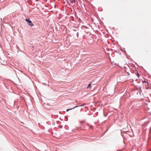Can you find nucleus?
Listing matches in <instances>:
<instances>
[{
  "label": "nucleus",
  "instance_id": "obj_6",
  "mask_svg": "<svg viewBox=\"0 0 151 151\" xmlns=\"http://www.w3.org/2000/svg\"><path fill=\"white\" fill-rule=\"evenodd\" d=\"M75 2H76V1L75 0H74L73 1H71V3H72L73 2H74V3H75Z\"/></svg>",
  "mask_w": 151,
  "mask_h": 151
},
{
  "label": "nucleus",
  "instance_id": "obj_5",
  "mask_svg": "<svg viewBox=\"0 0 151 151\" xmlns=\"http://www.w3.org/2000/svg\"><path fill=\"white\" fill-rule=\"evenodd\" d=\"M91 83H90L88 84V87H87V88H90L91 87Z\"/></svg>",
  "mask_w": 151,
  "mask_h": 151
},
{
  "label": "nucleus",
  "instance_id": "obj_10",
  "mask_svg": "<svg viewBox=\"0 0 151 151\" xmlns=\"http://www.w3.org/2000/svg\"><path fill=\"white\" fill-rule=\"evenodd\" d=\"M137 74L138 75V76H139V75L138 74V73L137 72Z\"/></svg>",
  "mask_w": 151,
  "mask_h": 151
},
{
  "label": "nucleus",
  "instance_id": "obj_9",
  "mask_svg": "<svg viewBox=\"0 0 151 151\" xmlns=\"http://www.w3.org/2000/svg\"><path fill=\"white\" fill-rule=\"evenodd\" d=\"M77 37H78V32H77Z\"/></svg>",
  "mask_w": 151,
  "mask_h": 151
},
{
  "label": "nucleus",
  "instance_id": "obj_4",
  "mask_svg": "<svg viewBox=\"0 0 151 151\" xmlns=\"http://www.w3.org/2000/svg\"><path fill=\"white\" fill-rule=\"evenodd\" d=\"M148 81V80L146 79H144V80H142V83H145V82H147Z\"/></svg>",
  "mask_w": 151,
  "mask_h": 151
},
{
  "label": "nucleus",
  "instance_id": "obj_1",
  "mask_svg": "<svg viewBox=\"0 0 151 151\" xmlns=\"http://www.w3.org/2000/svg\"><path fill=\"white\" fill-rule=\"evenodd\" d=\"M27 23L29 25L31 26V27H32L33 26V24H32V23L31 21H29V22H28Z\"/></svg>",
  "mask_w": 151,
  "mask_h": 151
},
{
  "label": "nucleus",
  "instance_id": "obj_7",
  "mask_svg": "<svg viewBox=\"0 0 151 151\" xmlns=\"http://www.w3.org/2000/svg\"><path fill=\"white\" fill-rule=\"evenodd\" d=\"M26 21L28 22L29 21H30L29 19H26Z\"/></svg>",
  "mask_w": 151,
  "mask_h": 151
},
{
  "label": "nucleus",
  "instance_id": "obj_3",
  "mask_svg": "<svg viewBox=\"0 0 151 151\" xmlns=\"http://www.w3.org/2000/svg\"><path fill=\"white\" fill-rule=\"evenodd\" d=\"M78 106H75V107H74L73 108H71V109H67V110H66V111H68L69 110H72V109H74V108H77V107H78Z\"/></svg>",
  "mask_w": 151,
  "mask_h": 151
},
{
  "label": "nucleus",
  "instance_id": "obj_2",
  "mask_svg": "<svg viewBox=\"0 0 151 151\" xmlns=\"http://www.w3.org/2000/svg\"><path fill=\"white\" fill-rule=\"evenodd\" d=\"M145 85V88L146 89H148V81L147 82H145V83H144Z\"/></svg>",
  "mask_w": 151,
  "mask_h": 151
},
{
  "label": "nucleus",
  "instance_id": "obj_8",
  "mask_svg": "<svg viewBox=\"0 0 151 151\" xmlns=\"http://www.w3.org/2000/svg\"><path fill=\"white\" fill-rule=\"evenodd\" d=\"M85 105V104H83V105H81L78 106V107H79V106H84Z\"/></svg>",
  "mask_w": 151,
  "mask_h": 151
}]
</instances>
